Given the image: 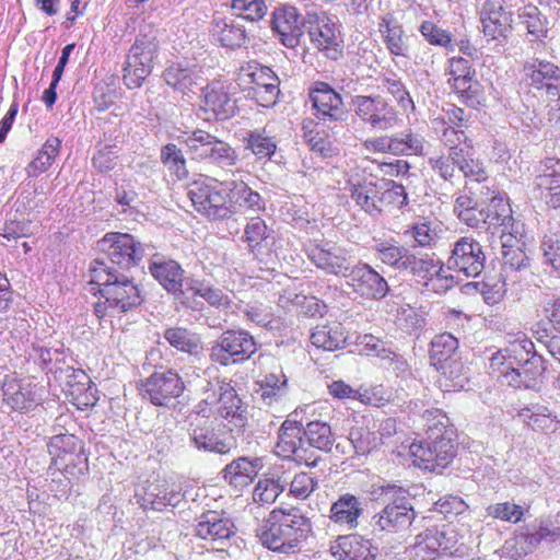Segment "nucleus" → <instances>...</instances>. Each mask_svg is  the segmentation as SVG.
<instances>
[{"label": "nucleus", "instance_id": "14", "mask_svg": "<svg viewBox=\"0 0 560 560\" xmlns=\"http://www.w3.org/2000/svg\"><path fill=\"white\" fill-rule=\"evenodd\" d=\"M307 258L326 275L348 277L353 267L349 250L330 241H314L306 246Z\"/></svg>", "mask_w": 560, "mask_h": 560}, {"label": "nucleus", "instance_id": "18", "mask_svg": "<svg viewBox=\"0 0 560 560\" xmlns=\"http://www.w3.org/2000/svg\"><path fill=\"white\" fill-rule=\"evenodd\" d=\"M485 261L482 245L472 237L463 236L453 244L446 264L450 270L476 278L482 272Z\"/></svg>", "mask_w": 560, "mask_h": 560}, {"label": "nucleus", "instance_id": "5", "mask_svg": "<svg viewBox=\"0 0 560 560\" xmlns=\"http://www.w3.org/2000/svg\"><path fill=\"white\" fill-rule=\"evenodd\" d=\"M348 190L355 205L370 215L380 214L387 206L401 208L407 203V192L401 184L376 179L372 175L351 176Z\"/></svg>", "mask_w": 560, "mask_h": 560}, {"label": "nucleus", "instance_id": "49", "mask_svg": "<svg viewBox=\"0 0 560 560\" xmlns=\"http://www.w3.org/2000/svg\"><path fill=\"white\" fill-rule=\"evenodd\" d=\"M430 346V361L433 366L458 357V340L450 332L436 335Z\"/></svg>", "mask_w": 560, "mask_h": 560}, {"label": "nucleus", "instance_id": "38", "mask_svg": "<svg viewBox=\"0 0 560 560\" xmlns=\"http://www.w3.org/2000/svg\"><path fill=\"white\" fill-rule=\"evenodd\" d=\"M211 35L221 46L235 49L245 44L247 34L244 25L235 19L214 18Z\"/></svg>", "mask_w": 560, "mask_h": 560}, {"label": "nucleus", "instance_id": "8", "mask_svg": "<svg viewBox=\"0 0 560 560\" xmlns=\"http://www.w3.org/2000/svg\"><path fill=\"white\" fill-rule=\"evenodd\" d=\"M189 199L196 211L211 220H223L234 214L230 202V190L226 182L206 177L189 185Z\"/></svg>", "mask_w": 560, "mask_h": 560}, {"label": "nucleus", "instance_id": "45", "mask_svg": "<svg viewBox=\"0 0 560 560\" xmlns=\"http://www.w3.org/2000/svg\"><path fill=\"white\" fill-rule=\"evenodd\" d=\"M3 399L12 409L19 411L31 410L37 405V399L31 387L15 380L4 384Z\"/></svg>", "mask_w": 560, "mask_h": 560}, {"label": "nucleus", "instance_id": "15", "mask_svg": "<svg viewBox=\"0 0 560 560\" xmlns=\"http://www.w3.org/2000/svg\"><path fill=\"white\" fill-rule=\"evenodd\" d=\"M448 84L453 91L470 107L481 103L483 89L476 79V71L471 62L463 57H453L448 60Z\"/></svg>", "mask_w": 560, "mask_h": 560}, {"label": "nucleus", "instance_id": "10", "mask_svg": "<svg viewBox=\"0 0 560 560\" xmlns=\"http://www.w3.org/2000/svg\"><path fill=\"white\" fill-rule=\"evenodd\" d=\"M257 351L255 338L244 329H229L212 343L211 362L229 366L248 360Z\"/></svg>", "mask_w": 560, "mask_h": 560}, {"label": "nucleus", "instance_id": "11", "mask_svg": "<svg viewBox=\"0 0 560 560\" xmlns=\"http://www.w3.org/2000/svg\"><path fill=\"white\" fill-rule=\"evenodd\" d=\"M350 106L358 119L373 130L387 131L399 121L396 108L382 95H354Z\"/></svg>", "mask_w": 560, "mask_h": 560}, {"label": "nucleus", "instance_id": "35", "mask_svg": "<svg viewBox=\"0 0 560 560\" xmlns=\"http://www.w3.org/2000/svg\"><path fill=\"white\" fill-rule=\"evenodd\" d=\"M262 467L261 458L241 456L228 464L222 469L221 475L229 485L243 488L253 482Z\"/></svg>", "mask_w": 560, "mask_h": 560}, {"label": "nucleus", "instance_id": "9", "mask_svg": "<svg viewBox=\"0 0 560 560\" xmlns=\"http://www.w3.org/2000/svg\"><path fill=\"white\" fill-rule=\"evenodd\" d=\"M158 51L156 31L150 28L147 33L140 32L128 51L124 66L122 80L128 89H138L142 85L152 72Z\"/></svg>", "mask_w": 560, "mask_h": 560}, {"label": "nucleus", "instance_id": "23", "mask_svg": "<svg viewBox=\"0 0 560 560\" xmlns=\"http://www.w3.org/2000/svg\"><path fill=\"white\" fill-rule=\"evenodd\" d=\"M348 284L361 296L373 300H381L389 291L387 281L369 264H354L349 270Z\"/></svg>", "mask_w": 560, "mask_h": 560}, {"label": "nucleus", "instance_id": "62", "mask_svg": "<svg viewBox=\"0 0 560 560\" xmlns=\"http://www.w3.org/2000/svg\"><path fill=\"white\" fill-rule=\"evenodd\" d=\"M57 377L71 389L72 394H80L90 388L91 378L82 369L72 366L59 368L55 371Z\"/></svg>", "mask_w": 560, "mask_h": 560}, {"label": "nucleus", "instance_id": "54", "mask_svg": "<svg viewBox=\"0 0 560 560\" xmlns=\"http://www.w3.org/2000/svg\"><path fill=\"white\" fill-rule=\"evenodd\" d=\"M180 494L175 490H167L164 485H152L143 498V506L161 511L167 505L175 506Z\"/></svg>", "mask_w": 560, "mask_h": 560}, {"label": "nucleus", "instance_id": "4", "mask_svg": "<svg viewBox=\"0 0 560 560\" xmlns=\"http://www.w3.org/2000/svg\"><path fill=\"white\" fill-rule=\"evenodd\" d=\"M312 530V523L302 509L273 510L258 530L261 544L272 551L294 552Z\"/></svg>", "mask_w": 560, "mask_h": 560}, {"label": "nucleus", "instance_id": "7", "mask_svg": "<svg viewBox=\"0 0 560 560\" xmlns=\"http://www.w3.org/2000/svg\"><path fill=\"white\" fill-rule=\"evenodd\" d=\"M386 503L371 520L372 534L383 539L386 535L406 530L413 522L416 512L409 493L395 485L382 487Z\"/></svg>", "mask_w": 560, "mask_h": 560}, {"label": "nucleus", "instance_id": "55", "mask_svg": "<svg viewBox=\"0 0 560 560\" xmlns=\"http://www.w3.org/2000/svg\"><path fill=\"white\" fill-rule=\"evenodd\" d=\"M246 149H249L257 159H270L277 149L273 137L267 135L265 129L248 132Z\"/></svg>", "mask_w": 560, "mask_h": 560}, {"label": "nucleus", "instance_id": "52", "mask_svg": "<svg viewBox=\"0 0 560 560\" xmlns=\"http://www.w3.org/2000/svg\"><path fill=\"white\" fill-rule=\"evenodd\" d=\"M394 155H423L424 138L411 130L393 133Z\"/></svg>", "mask_w": 560, "mask_h": 560}, {"label": "nucleus", "instance_id": "21", "mask_svg": "<svg viewBox=\"0 0 560 560\" xmlns=\"http://www.w3.org/2000/svg\"><path fill=\"white\" fill-rule=\"evenodd\" d=\"M308 97L315 110V117L324 124L346 119L348 113L342 97L328 83L314 82L310 88Z\"/></svg>", "mask_w": 560, "mask_h": 560}, {"label": "nucleus", "instance_id": "26", "mask_svg": "<svg viewBox=\"0 0 560 560\" xmlns=\"http://www.w3.org/2000/svg\"><path fill=\"white\" fill-rule=\"evenodd\" d=\"M502 243V273L501 277L516 282L513 273L523 272L529 268V257L524 250L525 231L521 235L511 234L501 237Z\"/></svg>", "mask_w": 560, "mask_h": 560}, {"label": "nucleus", "instance_id": "59", "mask_svg": "<svg viewBox=\"0 0 560 560\" xmlns=\"http://www.w3.org/2000/svg\"><path fill=\"white\" fill-rule=\"evenodd\" d=\"M81 442L72 434H56L50 438L47 447L48 453L57 464V460H63L67 455H72L80 448Z\"/></svg>", "mask_w": 560, "mask_h": 560}, {"label": "nucleus", "instance_id": "24", "mask_svg": "<svg viewBox=\"0 0 560 560\" xmlns=\"http://www.w3.org/2000/svg\"><path fill=\"white\" fill-rule=\"evenodd\" d=\"M501 371L502 376L499 378H501L502 384L515 388H536L545 372L544 359L538 353L532 354L523 364L521 363L517 366L504 365Z\"/></svg>", "mask_w": 560, "mask_h": 560}, {"label": "nucleus", "instance_id": "39", "mask_svg": "<svg viewBox=\"0 0 560 560\" xmlns=\"http://www.w3.org/2000/svg\"><path fill=\"white\" fill-rule=\"evenodd\" d=\"M256 384V395L268 407L280 402L288 394V381L281 372L266 374Z\"/></svg>", "mask_w": 560, "mask_h": 560}, {"label": "nucleus", "instance_id": "32", "mask_svg": "<svg viewBox=\"0 0 560 560\" xmlns=\"http://www.w3.org/2000/svg\"><path fill=\"white\" fill-rule=\"evenodd\" d=\"M363 502L351 493L341 494L330 506L328 517L337 526L351 530L358 527Z\"/></svg>", "mask_w": 560, "mask_h": 560}, {"label": "nucleus", "instance_id": "12", "mask_svg": "<svg viewBox=\"0 0 560 560\" xmlns=\"http://www.w3.org/2000/svg\"><path fill=\"white\" fill-rule=\"evenodd\" d=\"M154 368V372L142 381L140 393L152 405L171 408L185 392V382L175 370H163L156 364Z\"/></svg>", "mask_w": 560, "mask_h": 560}, {"label": "nucleus", "instance_id": "46", "mask_svg": "<svg viewBox=\"0 0 560 560\" xmlns=\"http://www.w3.org/2000/svg\"><path fill=\"white\" fill-rule=\"evenodd\" d=\"M304 436L308 450L314 447L323 452H330L336 441L331 427L320 420L307 422L304 427Z\"/></svg>", "mask_w": 560, "mask_h": 560}, {"label": "nucleus", "instance_id": "57", "mask_svg": "<svg viewBox=\"0 0 560 560\" xmlns=\"http://www.w3.org/2000/svg\"><path fill=\"white\" fill-rule=\"evenodd\" d=\"M284 483L280 479H259L253 491V500L260 504H272L283 492Z\"/></svg>", "mask_w": 560, "mask_h": 560}, {"label": "nucleus", "instance_id": "61", "mask_svg": "<svg viewBox=\"0 0 560 560\" xmlns=\"http://www.w3.org/2000/svg\"><path fill=\"white\" fill-rule=\"evenodd\" d=\"M206 161L221 167H231L237 163L238 154L230 143L217 137Z\"/></svg>", "mask_w": 560, "mask_h": 560}, {"label": "nucleus", "instance_id": "16", "mask_svg": "<svg viewBox=\"0 0 560 560\" xmlns=\"http://www.w3.org/2000/svg\"><path fill=\"white\" fill-rule=\"evenodd\" d=\"M307 23L308 19L289 3L277 5L271 13V30L281 44L288 48H295L300 45Z\"/></svg>", "mask_w": 560, "mask_h": 560}, {"label": "nucleus", "instance_id": "34", "mask_svg": "<svg viewBox=\"0 0 560 560\" xmlns=\"http://www.w3.org/2000/svg\"><path fill=\"white\" fill-rule=\"evenodd\" d=\"M203 109L211 112L217 119L225 120L234 116L235 100L221 82H212L202 89Z\"/></svg>", "mask_w": 560, "mask_h": 560}, {"label": "nucleus", "instance_id": "28", "mask_svg": "<svg viewBox=\"0 0 560 560\" xmlns=\"http://www.w3.org/2000/svg\"><path fill=\"white\" fill-rule=\"evenodd\" d=\"M153 278L171 294L183 295L184 269L173 260L155 255L149 264Z\"/></svg>", "mask_w": 560, "mask_h": 560}, {"label": "nucleus", "instance_id": "36", "mask_svg": "<svg viewBox=\"0 0 560 560\" xmlns=\"http://www.w3.org/2000/svg\"><path fill=\"white\" fill-rule=\"evenodd\" d=\"M167 85L184 94L191 92L202 80L196 66H190L186 61L171 63L163 73Z\"/></svg>", "mask_w": 560, "mask_h": 560}, {"label": "nucleus", "instance_id": "37", "mask_svg": "<svg viewBox=\"0 0 560 560\" xmlns=\"http://www.w3.org/2000/svg\"><path fill=\"white\" fill-rule=\"evenodd\" d=\"M230 190V202L234 213L237 210L250 211L258 213L266 208L265 200L259 192L253 190L243 180H228Z\"/></svg>", "mask_w": 560, "mask_h": 560}, {"label": "nucleus", "instance_id": "53", "mask_svg": "<svg viewBox=\"0 0 560 560\" xmlns=\"http://www.w3.org/2000/svg\"><path fill=\"white\" fill-rule=\"evenodd\" d=\"M381 83L405 113L415 110V102L411 98L405 83L397 74L392 73L389 75L385 74L381 77Z\"/></svg>", "mask_w": 560, "mask_h": 560}, {"label": "nucleus", "instance_id": "58", "mask_svg": "<svg viewBox=\"0 0 560 560\" xmlns=\"http://www.w3.org/2000/svg\"><path fill=\"white\" fill-rule=\"evenodd\" d=\"M231 8L238 18L250 22L262 20L268 12L265 0H231Z\"/></svg>", "mask_w": 560, "mask_h": 560}, {"label": "nucleus", "instance_id": "64", "mask_svg": "<svg viewBox=\"0 0 560 560\" xmlns=\"http://www.w3.org/2000/svg\"><path fill=\"white\" fill-rule=\"evenodd\" d=\"M542 265L551 271H560V240L557 235H545L540 243Z\"/></svg>", "mask_w": 560, "mask_h": 560}, {"label": "nucleus", "instance_id": "43", "mask_svg": "<svg viewBox=\"0 0 560 560\" xmlns=\"http://www.w3.org/2000/svg\"><path fill=\"white\" fill-rule=\"evenodd\" d=\"M521 24L527 31L529 42L541 43L548 34L549 22L535 5H525L518 13Z\"/></svg>", "mask_w": 560, "mask_h": 560}, {"label": "nucleus", "instance_id": "25", "mask_svg": "<svg viewBox=\"0 0 560 560\" xmlns=\"http://www.w3.org/2000/svg\"><path fill=\"white\" fill-rule=\"evenodd\" d=\"M485 223L488 229H500V237L511 234L521 235L524 232V223L515 220L509 200L502 196H492L486 209H483Z\"/></svg>", "mask_w": 560, "mask_h": 560}, {"label": "nucleus", "instance_id": "63", "mask_svg": "<svg viewBox=\"0 0 560 560\" xmlns=\"http://www.w3.org/2000/svg\"><path fill=\"white\" fill-rule=\"evenodd\" d=\"M538 186L546 191L545 198L551 207H560V171L552 170L538 177Z\"/></svg>", "mask_w": 560, "mask_h": 560}, {"label": "nucleus", "instance_id": "47", "mask_svg": "<svg viewBox=\"0 0 560 560\" xmlns=\"http://www.w3.org/2000/svg\"><path fill=\"white\" fill-rule=\"evenodd\" d=\"M434 368L440 373L438 382L441 387L445 388V390L463 388L468 378L466 375V369L459 357L445 361Z\"/></svg>", "mask_w": 560, "mask_h": 560}, {"label": "nucleus", "instance_id": "27", "mask_svg": "<svg viewBox=\"0 0 560 560\" xmlns=\"http://www.w3.org/2000/svg\"><path fill=\"white\" fill-rule=\"evenodd\" d=\"M482 31L491 39L506 37L512 30V12L506 10L503 0H487L480 12Z\"/></svg>", "mask_w": 560, "mask_h": 560}, {"label": "nucleus", "instance_id": "6", "mask_svg": "<svg viewBox=\"0 0 560 560\" xmlns=\"http://www.w3.org/2000/svg\"><path fill=\"white\" fill-rule=\"evenodd\" d=\"M97 248L105 257L91 264V275L114 270L130 275L131 269L137 267L144 256L143 245L128 233H107L97 242Z\"/></svg>", "mask_w": 560, "mask_h": 560}, {"label": "nucleus", "instance_id": "3", "mask_svg": "<svg viewBox=\"0 0 560 560\" xmlns=\"http://www.w3.org/2000/svg\"><path fill=\"white\" fill-rule=\"evenodd\" d=\"M91 283L98 285L100 301L94 305L98 318L128 313L142 304L144 296L131 275L97 271Z\"/></svg>", "mask_w": 560, "mask_h": 560}, {"label": "nucleus", "instance_id": "13", "mask_svg": "<svg viewBox=\"0 0 560 560\" xmlns=\"http://www.w3.org/2000/svg\"><path fill=\"white\" fill-rule=\"evenodd\" d=\"M304 427L290 417L279 428L276 452L285 459H293L308 467H316L319 456L308 450L304 440Z\"/></svg>", "mask_w": 560, "mask_h": 560}, {"label": "nucleus", "instance_id": "22", "mask_svg": "<svg viewBox=\"0 0 560 560\" xmlns=\"http://www.w3.org/2000/svg\"><path fill=\"white\" fill-rule=\"evenodd\" d=\"M234 534L233 522L217 511H208L196 518L195 535L207 540L212 548L223 549Z\"/></svg>", "mask_w": 560, "mask_h": 560}, {"label": "nucleus", "instance_id": "42", "mask_svg": "<svg viewBox=\"0 0 560 560\" xmlns=\"http://www.w3.org/2000/svg\"><path fill=\"white\" fill-rule=\"evenodd\" d=\"M312 343L327 351L342 349L347 342V334L340 323L317 326L311 335Z\"/></svg>", "mask_w": 560, "mask_h": 560}, {"label": "nucleus", "instance_id": "19", "mask_svg": "<svg viewBox=\"0 0 560 560\" xmlns=\"http://www.w3.org/2000/svg\"><path fill=\"white\" fill-rule=\"evenodd\" d=\"M190 445L205 453L229 455L237 448V442L231 431H215L212 423L190 422L188 429Z\"/></svg>", "mask_w": 560, "mask_h": 560}, {"label": "nucleus", "instance_id": "40", "mask_svg": "<svg viewBox=\"0 0 560 560\" xmlns=\"http://www.w3.org/2000/svg\"><path fill=\"white\" fill-rule=\"evenodd\" d=\"M164 339L176 350L197 357L202 352V341L200 336L182 326L168 327L163 332Z\"/></svg>", "mask_w": 560, "mask_h": 560}, {"label": "nucleus", "instance_id": "30", "mask_svg": "<svg viewBox=\"0 0 560 560\" xmlns=\"http://www.w3.org/2000/svg\"><path fill=\"white\" fill-rule=\"evenodd\" d=\"M524 71L528 80V84L536 88H545L552 97L560 96V69L556 65L544 61L534 60L524 66Z\"/></svg>", "mask_w": 560, "mask_h": 560}, {"label": "nucleus", "instance_id": "56", "mask_svg": "<svg viewBox=\"0 0 560 560\" xmlns=\"http://www.w3.org/2000/svg\"><path fill=\"white\" fill-rule=\"evenodd\" d=\"M412 548L415 556L421 560H433L442 555L441 542H439L436 535L433 534V527L417 535Z\"/></svg>", "mask_w": 560, "mask_h": 560}, {"label": "nucleus", "instance_id": "51", "mask_svg": "<svg viewBox=\"0 0 560 560\" xmlns=\"http://www.w3.org/2000/svg\"><path fill=\"white\" fill-rule=\"evenodd\" d=\"M61 147V140L57 137H50L43 144L37 155L26 167V173L30 177H37L48 170L52 164L55 158L58 155Z\"/></svg>", "mask_w": 560, "mask_h": 560}, {"label": "nucleus", "instance_id": "2", "mask_svg": "<svg viewBox=\"0 0 560 560\" xmlns=\"http://www.w3.org/2000/svg\"><path fill=\"white\" fill-rule=\"evenodd\" d=\"M422 419L427 425L428 441L409 446L413 464L421 469L441 471L455 457L456 446L452 441L450 418L439 408L424 410Z\"/></svg>", "mask_w": 560, "mask_h": 560}, {"label": "nucleus", "instance_id": "44", "mask_svg": "<svg viewBox=\"0 0 560 560\" xmlns=\"http://www.w3.org/2000/svg\"><path fill=\"white\" fill-rule=\"evenodd\" d=\"M517 417L535 431H553L557 428L556 416L540 404H532L521 409Z\"/></svg>", "mask_w": 560, "mask_h": 560}, {"label": "nucleus", "instance_id": "1", "mask_svg": "<svg viewBox=\"0 0 560 560\" xmlns=\"http://www.w3.org/2000/svg\"><path fill=\"white\" fill-rule=\"evenodd\" d=\"M448 127L443 131L444 144L448 147L446 155L429 158L431 168L444 180L453 182L463 174L469 182L482 183L488 179L483 164L474 159L472 144L460 128L467 127V117L463 108L452 106L445 113Z\"/></svg>", "mask_w": 560, "mask_h": 560}, {"label": "nucleus", "instance_id": "33", "mask_svg": "<svg viewBox=\"0 0 560 560\" xmlns=\"http://www.w3.org/2000/svg\"><path fill=\"white\" fill-rule=\"evenodd\" d=\"M331 555L338 560H374L372 544L360 535L339 536L330 546Z\"/></svg>", "mask_w": 560, "mask_h": 560}, {"label": "nucleus", "instance_id": "50", "mask_svg": "<svg viewBox=\"0 0 560 560\" xmlns=\"http://www.w3.org/2000/svg\"><path fill=\"white\" fill-rule=\"evenodd\" d=\"M373 250L380 261L398 272H401L404 261L409 253V248L390 241L376 242Z\"/></svg>", "mask_w": 560, "mask_h": 560}, {"label": "nucleus", "instance_id": "29", "mask_svg": "<svg viewBox=\"0 0 560 560\" xmlns=\"http://www.w3.org/2000/svg\"><path fill=\"white\" fill-rule=\"evenodd\" d=\"M215 412L217 417L229 420L236 428H244L247 424L246 406L229 383L219 385Z\"/></svg>", "mask_w": 560, "mask_h": 560}, {"label": "nucleus", "instance_id": "48", "mask_svg": "<svg viewBox=\"0 0 560 560\" xmlns=\"http://www.w3.org/2000/svg\"><path fill=\"white\" fill-rule=\"evenodd\" d=\"M182 138V142L186 145V152L192 160L206 161L217 136L202 129H196L185 132Z\"/></svg>", "mask_w": 560, "mask_h": 560}, {"label": "nucleus", "instance_id": "17", "mask_svg": "<svg viewBox=\"0 0 560 560\" xmlns=\"http://www.w3.org/2000/svg\"><path fill=\"white\" fill-rule=\"evenodd\" d=\"M306 31L311 42L329 59L338 60L342 56L343 40L335 18L325 13L308 15Z\"/></svg>", "mask_w": 560, "mask_h": 560}, {"label": "nucleus", "instance_id": "20", "mask_svg": "<svg viewBox=\"0 0 560 560\" xmlns=\"http://www.w3.org/2000/svg\"><path fill=\"white\" fill-rule=\"evenodd\" d=\"M443 267L444 264L434 254L413 253L409 249L401 272H408L418 280L423 281V285L428 290L444 293L447 291V284H442L440 288L435 285L439 281H447V277L443 275Z\"/></svg>", "mask_w": 560, "mask_h": 560}, {"label": "nucleus", "instance_id": "60", "mask_svg": "<svg viewBox=\"0 0 560 560\" xmlns=\"http://www.w3.org/2000/svg\"><path fill=\"white\" fill-rule=\"evenodd\" d=\"M161 161L177 179H183L187 176L186 160L176 144L167 143L162 148Z\"/></svg>", "mask_w": 560, "mask_h": 560}, {"label": "nucleus", "instance_id": "41", "mask_svg": "<svg viewBox=\"0 0 560 560\" xmlns=\"http://www.w3.org/2000/svg\"><path fill=\"white\" fill-rule=\"evenodd\" d=\"M378 31L392 55L399 57L408 56V37L405 35L402 26L390 15L382 19L378 24Z\"/></svg>", "mask_w": 560, "mask_h": 560}, {"label": "nucleus", "instance_id": "31", "mask_svg": "<svg viewBox=\"0 0 560 560\" xmlns=\"http://www.w3.org/2000/svg\"><path fill=\"white\" fill-rule=\"evenodd\" d=\"M537 354L532 340L525 336L516 338L510 342L509 347L494 353L490 359V368L498 373V377L502 376L501 368L504 365L517 366L523 364L529 355Z\"/></svg>", "mask_w": 560, "mask_h": 560}]
</instances>
